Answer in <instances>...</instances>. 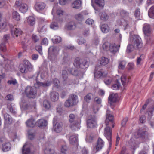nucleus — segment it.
<instances>
[{"mask_svg": "<svg viewBox=\"0 0 154 154\" xmlns=\"http://www.w3.org/2000/svg\"><path fill=\"white\" fill-rule=\"evenodd\" d=\"M100 16L101 19L103 20H107L109 18L108 15L105 12H103L100 13Z\"/></svg>", "mask_w": 154, "mask_h": 154, "instance_id": "58836bf2", "label": "nucleus"}, {"mask_svg": "<svg viewBox=\"0 0 154 154\" xmlns=\"http://www.w3.org/2000/svg\"><path fill=\"white\" fill-rule=\"evenodd\" d=\"M119 47L120 45L118 46L117 45L112 44L110 45L109 50L112 53L115 54L118 51Z\"/></svg>", "mask_w": 154, "mask_h": 154, "instance_id": "aec40b11", "label": "nucleus"}, {"mask_svg": "<svg viewBox=\"0 0 154 154\" xmlns=\"http://www.w3.org/2000/svg\"><path fill=\"white\" fill-rule=\"evenodd\" d=\"M0 50L3 52L5 51L6 48L5 43L4 42L0 43Z\"/></svg>", "mask_w": 154, "mask_h": 154, "instance_id": "4d7b16f0", "label": "nucleus"}, {"mask_svg": "<svg viewBox=\"0 0 154 154\" xmlns=\"http://www.w3.org/2000/svg\"><path fill=\"white\" fill-rule=\"evenodd\" d=\"M74 64L77 68H80L82 69L88 67V63L85 60H80L79 58H76L74 62Z\"/></svg>", "mask_w": 154, "mask_h": 154, "instance_id": "6e6552de", "label": "nucleus"}, {"mask_svg": "<svg viewBox=\"0 0 154 154\" xmlns=\"http://www.w3.org/2000/svg\"><path fill=\"white\" fill-rule=\"evenodd\" d=\"M7 24V23L5 21H0V28L1 29H5Z\"/></svg>", "mask_w": 154, "mask_h": 154, "instance_id": "864d4df0", "label": "nucleus"}, {"mask_svg": "<svg viewBox=\"0 0 154 154\" xmlns=\"http://www.w3.org/2000/svg\"><path fill=\"white\" fill-rule=\"evenodd\" d=\"M53 83L54 85L57 87L60 86V82L57 79L55 78L53 80Z\"/></svg>", "mask_w": 154, "mask_h": 154, "instance_id": "338daca9", "label": "nucleus"}, {"mask_svg": "<svg viewBox=\"0 0 154 154\" xmlns=\"http://www.w3.org/2000/svg\"><path fill=\"white\" fill-rule=\"evenodd\" d=\"M36 123L35 120L33 118L28 119L26 122L27 127L32 128L34 127L35 126Z\"/></svg>", "mask_w": 154, "mask_h": 154, "instance_id": "f3484780", "label": "nucleus"}, {"mask_svg": "<svg viewBox=\"0 0 154 154\" xmlns=\"http://www.w3.org/2000/svg\"><path fill=\"white\" fill-rule=\"evenodd\" d=\"M43 107L46 109H49L51 106L50 103L47 100H45L43 101Z\"/></svg>", "mask_w": 154, "mask_h": 154, "instance_id": "49530a36", "label": "nucleus"}, {"mask_svg": "<svg viewBox=\"0 0 154 154\" xmlns=\"http://www.w3.org/2000/svg\"><path fill=\"white\" fill-rule=\"evenodd\" d=\"M78 135L76 134H74L71 135L69 138L70 143L73 145H77L78 143Z\"/></svg>", "mask_w": 154, "mask_h": 154, "instance_id": "dca6fc26", "label": "nucleus"}, {"mask_svg": "<svg viewBox=\"0 0 154 154\" xmlns=\"http://www.w3.org/2000/svg\"><path fill=\"white\" fill-rule=\"evenodd\" d=\"M58 94L55 91L51 92L50 94V97L51 100L53 101H55L58 100L59 98Z\"/></svg>", "mask_w": 154, "mask_h": 154, "instance_id": "5701e85b", "label": "nucleus"}, {"mask_svg": "<svg viewBox=\"0 0 154 154\" xmlns=\"http://www.w3.org/2000/svg\"><path fill=\"white\" fill-rule=\"evenodd\" d=\"M92 96L91 93H89L85 96L84 98V100L86 102L88 103L90 102Z\"/></svg>", "mask_w": 154, "mask_h": 154, "instance_id": "3c124183", "label": "nucleus"}, {"mask_svg": "<svg viewBox=\"0 0 154 154\" xmlns=\"http://www.w3.org/2000/svg\"><path fill=\"white\" fill-rule=\"evenodd\" d=\"M90 34L89 29L88 28L84 29L82 32V35L85 37L88 36Z\"/></svg>", "mask_w": 154, "mask_h": 154, "instance_id": "603ef678", "label": "nucleus"}, {"mask_svg": "<svg viewBox=\"0 0 154 154\" xmlns=\"http://www.w3.org/2000/svg\"><path fill=\"white\" fill-rule=\"evenodd\" d=\"M62 123L57 122L54 125L55 131L57 133L60 132L62 130Z\"/></svg>", "mask_w": 154, "mask_h": 154, "instance_id": "bb28decb", "label": "nucleus"}, {"mask_svg": "<svg viewBox=\"0 0 154 154\" xmlns=\"http://www.w3.org/2000/svg\"><path fill=\"white\" fill-rule=\"evenodd\" d=\"M44 152L45 154H54V151L52 149L51 146H49L45 148Z\"/></svg>", "mask_w": 154, "mask_h": 154, "instance_id": "473e14b6", "label": "nucleus"}, {"mask_svg": "<svg viewBox=\"0 0 154 154\" xmlns=\"http://www.w3.org/2000/svg\"><path fill=\"white\" fill-rule=\"evenodd\" d=\"M59 25L56 22H52L50 25V28L54 30L58 29L59 28Z\"/></svg>", "mask_w": 154, "mask_h": 154, "instance_id": "79ce46f5", "label": "nucleus"}, {"mask_svg": "<svg viewBox=\"0 0 154 154\" xmlns=\"http://www.w3.org/2000/svg\"><path fill=\"white\" fill-rule=\"evenodd\" d=\"M37 124L39 127L46 126L47 125V122L45 120L41 119L37 122Z\"/></svg>", "mask_w": 154, "mask_h": 154, "instance_id": "c85d7f7f", "label": "nucleus"}, {"mask_svg": "<svg viewBox=\"0 0 154 154\" xmlns=\"http://www.w3.org/2000/svg\"><path fill=\"white\" fill-rule=\"evenodd\" d=\"M104 145V142L103 140L101 138H99L96 147L93 149L94 152L95 153L97 152L102 149Z\"/></svg>", "mask_w": 154, "mask_h": 154, "instance_id": "9d476101", "label": "nucleus"}, {"mask_svg": "<svg viewBox=\"0 0 154 154\" xmlns=\"http://www.w3.org/2000/svg\"><path fill=\"white\" fill-rule=\"evenodd\" d=\"M128 120V118L127 117H126L123 119L121 122V125L122 127H124L125 126Z\"/></svg>", "mask_w": 154, "mask_h": 154, "instance_id": "0e129e2a", "label": "nucleus"}, {"mask_svg": "<svg viewBox=\"0 0 154 154\" xmlns=\"http://www.w3.org/2000/svg\"><path fill=\"white\" fill-rule=\"evenodd\" d=\"M134 16L136 17H138L140 16V10L138 8H137L135 10Z\"/></svg>", "mask_w": 154, "mask_h": 154, "instance_id": "bf43d9fd", "label": "nucleus"}, {"mask_svg": "<svg viewBox=\"0 0 154 154\" xmlns=\"http://www.w3.org/2000/svg\"><path fill=\"white\" fill-rule=\"evenodd\" d=\"M52 40L53 42L54 43H59L61 42L62 39L60 36H55Z\"/></svg>", "mask_w": 154, "mask_h": 154, "instance_id": "09e8293b", "label": "nucleus"}, {"mask_svg": "<svg viewBox=\"0 0 154 154\" xmlns=\"http://www.w3.org/2000/svg\"><path fill=\"white\" fill-rule=\"evenodd\" d=\"M5 122L6 123L10 124L12 123V121L11 116L7 113H5L4 115Z\"/></svg>", "mask_w": 154, "mask_h": 154, "instance_id": "393cba45", "label": "nucleus"}, {"mask_svg": "<svg viewBox=\"0 0 154 154\" xmlns=\"http://www.w3.org/2000/svg\"><path fill=\"white\" fill-rule=\"evenodd\" d=\"M81 5V1L80 0H76L72 4L71 6L74 8L78 9Z\"/></svg>", "mask_w": 154, "mask_h": 154, "instance_id": "c756f323", "label": "nucleus"}, {"mask_svg": "<svg viewBox=\"0 0 154 154\" xmlns=\"http://www.w3.org/2000/svg\"><path fill=\"white\" fill-rule=\"evenodd\" d=\"M130 77L126 75H123L121 77V81L122 85L124 87L128 84L129 82Z\"/></svg>", "mask_w": 154, "mask_h": 154, "instance_id": "a211bd4d", "label": "nucleus"}, {"mask_svg": "<svg viewBox=\"0 0 154 154\" xmlns=\"http://www.w3.org/2000/svg\"><path fill=\"white\" fill-rule=\"evenodd\" d=\"M126 64L125 61L123 60L119 62L118 68L120 69H123L125 68Z\"/></svg>", "mask_w": 154, "mask_h": 154, "instance_id": "ea45409f", "label": "nucleus"}, {"mask_svg": "<svg viewBox=\"0 0 154 154\" xmlns=\"http://www.w3.org/2000/svg\"><path fill=\"white\" fill-rule=\"evenodd\" d=\"M20 71L22 73H26L32 70V66L27 60H24L23 63L20 65Z\"/></svg>", "mask_w": 154, "mask_h": 154, "instance_id": "39448f33", "label": "nucleus"}, {"mask_svg": "<svg viewBox=\"0 0 154 154\" xmlns=\"http://www.w3.org/2000/svg\"><path fill=\"white\" fill-rule=\"evenodd\" d=\"M152 29L150 25L145 23L143 25V31L145 37H146V43L150 44L151 43L152 39L150 38Z\"/></svg>", "mask_w": 154, "mask_h": 154, "instance_id": "7ed1b4c3", "label": "nucleus"}, {"mask_svg": "<svg viewBox=\"0 0 154 154\" xmlns=\"http://www.w3.org/2000/svg\"><path fill=\"white\" fill-rule=\"evenodd\" d=\"M5 99L7 100L12 101L14 100L13 96L11 94H8L6 97Z\"/></svg>", "mask_w": 154, "mask_h": 154, "instance_id": "e2e57ef3", "label": "nucleus"}, {"mask_svg": "<svg viewBox=\"0 0 154 154\" xmlns=\"http://www.w3.org/2000/svg\"><path fill=\"white\" fill-rule=\"evenodd\" d=\"M87 124L88 127L92 128L95 127L97 124L95 118L88 119L87 121Z\"/></svg>", "mask_w": 154, "mask_h": 154, "instance_id": "f8f14e48", "label": "nucleus"}, {"mask_svg": "<svg viewBox=\"0 0 154 154\" xmlns=\"http://www.w3.org/2000/svg\"><path fill=\"white\" fill-rule=\"evenodd\" d=\"M130 42L136 48V49H138L142 46V42L140 37L138 35H133L130 36Z\"/></svg>", "mask_w": 154, "mask_h": 154, "instance_id": "f03ea898", "label": "nucleus"}, {"mask_svg": "<svg viewBox=\"0 0 154 154\" xmlns=\"http://www.w3.org/2000/svg\"><path fill=\"white\" fill-rule=\"evenodd\" d=\"M78 102V96L75 94H71L65 102L64 106L66 107H71L76 105Z\"/></svg>", "mask_w": 154, "mask_h": 154, "instance_id": "20e7f679", "label": "nucleus"}, {"mask_svg": "<svg viewBox=\"0 0 154 154\" xmlns=\"http://www.w3.org/2000/svg\"><path fill=\"white\" fill-rule=\"evenodd\" d=\"M68 149V147L66 145L62 146L61 149V153H66L65 152H66Z\"/></svg>", "mask_w": 154, "mask_h": 154, "instance_id": "6e6d98bb", "label": "nucleus"}, {"mask_svg": "<svg viewBox=\"0 0 154 154\" xmlns=\"http://www.w3.org/2000/svg\"><path fill=\"white\" fill-rule=\"evenodd\" d=\"M46 4L43 2H38L35 5V8L38 11H40L43 10L45 8Z\"/></svg>", "mask_w": 154, "mask_h": 154, "instance_id": "2eb2a0df", "label": "nucleus"}, {"mask_svg": "<svg viewBox=\"0 0 154 154\" xmlns=\"http://www.w3.org/2000/svg\"><path fill=\"white\" fill-rule=\"evenodd\" d=\"M22 153L23 154H33V152L31 151L29 146L26 143L23 147Z\"/></svg>", "mask_w": 154, "mask_h": 154, "instance_id": "6ab92c4d", "label": "nucleus"}, {"mask_svg": "<svg viewBox=\"0 0 154 154\" xmlns=\"http://www.w3.org/2000/svg\"><path fill=\"white\" fill-rule=\"evenodd\" d=\"M27 22L29 25L31 26H33L35 23V18L33 16H29L26 18Z\"/></svg>", "mask_w": 154, "mask_h": 154, "instance_id": "b1692460", "label": "nucleus"}, {"mask_svg": "<svg viewBox=\"0 0 154 154\" xmlns=\"http://www.w3.org/2000/svg\"><path fill=\"white\" fill-rule=\"evenodd\" d=\"M23 3L22 0H17L15 2V6L19 8Z\"/></svg>", "mask_w": 154, "mask_h": 154, "instance_id": "5fc2aeb1", "label": "nucleus"}, {"mask_svg": "<svg viewBox=\"0 0 154 154\" xmlns=\"http://www.w3.org/2000/svg\"><path fill=\"white\" fill-rule=\"evenodd\" d=\"M22 107L25 110H30L35 109L36 105L35 104L33 106H31L29 103H24L22 105Z\"/></svg>", "mask_w": 154, "mask_h": 154, "instance_id": "cd10ccee", "label": "nucleus"}, {"mask_svg": "<svg viewBox=\"0 0 154 154\" xmlns=\"http://www.w3.org/2000/svg\"><path fill=\"white\" fill-rule=\"evenodd\" d=\"M111 45L108 42L105 43L103 45V49L105 51H108L109 50Z\"/></svg>", "mask_w": 154, "mask_h": 154, "instance_id": "de8ad7c7", "label": "nucleus"}, {"mask_svg": "<svg viewBox=\"0 0 154 154\" xmlns=\"http://www.w3.org/2000/svg\"><path fill=\"white\" fill-rule=\"evenodd\" d=\"M62 74L63 80L64 81H66L68 76L67 72L66 70H63L62 72Z\"/></svg>", "mask_w": 154, "mask_h": 154, "instance_id": "a18cd8bd", "label": "nucleus"}, {"mask_svg": "<svg viewBox=\"0 0 154 154\" xmlns=\"http://www.w3.org/2000/svg\"><path fill=\"white\" fill-rule=\"evenodd\" d=\"M75 18L79 23H81L84 20V18L82 13L76 14L74 16Z\"/></svg>", "mask_w": 154, "mask_h": 154, "instance_id": "4be33fe9", "label": "nucleus"}, {"mask_svg": "<svg viewBox=\"0 0 154 154\" xmlns=\"http://www.w3.org/2000/svg\"><path fill=\"white\" fill-rule=\"evenodd\" d=\"M25 92L27 96L29 98H35L37 93L36 89L30 86H27L26 88Z\"/></svg>", "mask_w": 154, "mask_h": 154, "instance_id": "0eeeda50", "label": "nucleus"}, {"mask_svg": "<svg viewBox=\"0 0 154 154\" xmlns=\"http://www.w3.org/2000/svg\"><path fill=\"white\" fill-rule=\"evenodd\" d=\"M69 122L70 124L79 121L77 120L78 118L77 116L73 114H70L69 116Z\"/></svg>", "mask_w": 154, "mask_h": 154, "instance_id": "a878e982", "label": "nucleus"}, {"mask_svg": "<svg viewBox=\"0 0 154 154\" xmlns=\"http://www.w3.org/2000/svg\"><path fill=\"white\" fill-rule=\"evenodd\" d=\"M35 48L41 55L42 54V46L40 45L36 46Z\"/></svg>", "mask_w": 154, "mask_h": 154, "instance_id": "052dcab7", "label": "nucleus"}, {"mask_svg": "<svg viewBox=\"0 0 154 154\" xmlns=\"http://www.w3.org/2000/svg\"><path fill=\"white\" fill-rule=\"evenodd\" d=\"M60 50L59 48L58 47L53 46H50L48 50V58L50 60H52L58 54Z\"/></svg>", "mask_w": 154, "mask_h": 154, "instance_id": "423d86ee", "label": "nucleus"}, {"mask_svg": "<svg viewBox=\"0 0 154 154\" xmlns=\"http://www.w3.org/2000/svg\"><path fill=\"white\" fill-rule=\"evenodd\" d=\"M113 116L111 112L107 110L106 111V118L105 121V123L106 127L104 129V134L110 144L111 140L112 131L110 130V125L112 124V128H113L114 125L113 124Z\"/></svg>", "mask_w": 154, "mask_h": 154, "instance_id": "f257e3e1", "label": "nucleus"}, {"mask_svg": "<svg viewBox=\"0 0 154 154\" xmlns=\"http://www.w3.org/2000/svg\"><path fill=\"white\" fill-rule=\"evenodd\" d=\"M12 18L17 21H19L20 19V15L16 11L13 12L12 13Z\"/></svg>", "mask_w": 154, "mask_h": 154, "instance_id": "4c0bfd02", "label": "nucleus"}, {"mask_svg": "<svg viewBox=\"0 0 154 154\" xmlns=\"http://www.w3.org/2000/svg\"><path fill=\"white\" fill-rule=\"evenodd\" d=\"M120 86V84L117 82L116 84H114L112 86V89L114 90H118Z\"/></svg>", "mask_w": 154, "mask_h": 154, "instance_id": "13d9d810", "label": "nucleus"}, {"mask_svg": "<svg viewBox=\"0 0 154 154\" xmlns=\"http://www.w3.org/2000/svg\"><path fill=\"white\" fill-rule=\"evenodd\" d=\"M11 144L8 142L3 144L2 146V150L4 152H6L10 150L11 148Z\"/></svg>", "mask_w": 154, "mask_h": 154, "instance_id": "412c9836", "label": "nucleus"}, {"mask_svg": "<svg viewBox=\"0 0 154 154\" xmlns=\"http://www.w3.org/2000/svg\"><path fill=\"white\" fill-rule=\"evenodd\" d=\"M10 38L9 34L5 35L3 37L2 40L4 42H8V40Z\"/></svg>", "mask_w": 154, "mask_h": 154, "instance_id": "69168bd1", "label": "nucleus"}, {"mask_svg": "<svg viewBox=\"0 0 154 154\" xmlns=\"http://www.w3.org/2000/svg\"><path fill=\"white\" fill-rule=\"evenodd\" d=\"M11 33L13 37H17L22 33V31L19 28L13 27L11 29Z\"/></svg>", "mask_w": 154, "mask_h": 154, "instance_id": "9b49d317", "label": "nucleus"}, {"mask_svg": "<svg viewBox=\"0 0 154 154\" xmlns=\"http://www.w3.org/2000/svg\"><path fill=\"white\" fill-rule=\"evenodd\" d=\"M67 28L69 30H74L76 27V25L74 21L69 22L67 25Z\"/></svg>", "mask_w": 154, "mask_h": 154, "instance_id": "72a5a7b5", "label": "nucleus"}, {"mask_svg": "<svg viewBox=\"0 0 154 154\" xmlns=\"http://www.w3.org/2000/svg\"><path fill=\"white\" fill-rule=\"evenodd\" d=\"M77 42L79 45H82L86 42V40L82 37H79L77 40Z\"/></svg>", "mask_w": 154, "mask_h": 154, "instance_id": "680f3d73", "label": "nucleus"}, {"mask_svg": "<svg viewBox=\"0 0 154 154\" xmlns=\"http://www.w3.org/2000/svg\"><path fill=\"white\" fill-rule=\"evenodd\" d=\"M148 15L150 18L154 19V5L152 6L149 9Z\"/></svg>", "mask_w": 154, "mask_h": 154, "instance_id": "e433bc0d", "label": "nucleus"}, {"mask_svg": "<svg viewBox=\"0 0 154 154\" xmlns=\"http://www.w3.org/2000/svg\"><path fill=\"white\" fill-rule=\"evenodd\" d=\"M19 10L22 13H26L28 9V7L27 4L23 3L19 8Z\"/></svg>", "mask_w": 154, "mask_h": 154, "instance_id": "2f4dec72", "label": "nucleus"}, {"mask_svg": "<svg viewBox=\"0 0 154 154\" xmlns=\"http://www.w3.org/2000/svg\"><path fill=\"white\" fill-rule=\"evenodd\" d=\"M118 95L117 94H111L108 98L109 103L111 105L115 103L118 100Z\"/></svg>", "mask_w": 154, "mask_h": 154, "instance_id": "4468645a", "label": "nucleus"}, {"mask_svg": "<svg viewBox=\"0 0 154 154\" xmlns=\"http://www.w3.org/2000/svg\"><path fill=\"white\" fill-rule=\"evenodd\" d=\"M8 83L10 85L12 84L14 85H16L17 84V82L15 79L8 81Z\"/></svg>", "mask_w": 154, "mask_h": 154, "instance_id": "774afa93", "label": "nucleus"}, {"mask_svg": "<svg viewBox=\"0 0 154 154\" xmlns=\"http://www.w3.org/2000/svg\"><path fill=\"white\" fill-rule=\"evenodd\" d=\"M94 77L96 78H100L103 76V72L100 66L97 65L96 66L94 72Z\"/></svg>", "mask_w": 154, "mask_h": 154, "instance_id": "1a4fd4ad", "label": "nucleus"}, {"mask_svg": "<svg viewBox=\"0 0 154 154\" xmlns=\"http://www.w3.org/2000/svg\"><path fill=\"white\" fill-rule=\"evenodd\" d=\"M147 133L146 131H142L141 129H140L137 132L138 137L143 136Z\"/></svg>", "mask_w": 154, "mask_h": 154, "instance_id": "8fccbe9b", "label": "nucleus"}, {"mask_svg": "<svg viewBox=\"0 0 154 154\" xmlns=\"http://www.w3.org/2000/svg\"><path fill=\"white\" fill-rule=\"evenodd\" d=\"M102 31L104 33H107L109 30V27L108 25L105 24L101 25L100 27Z\"/></svg>", "mask_w": 154, "mask_h": 154, "instance_id": "7c9ffc66", "label": "nucleus"}, {"mask_svg": "<svg viewBox=\"0 0 154 154\" xmlns=\"http://www.w3.org/2000/svg\"><path fill=\"white\" fill-rule=\"evenodd\" d=\"M80 120L79 119V121L70 124L69 126L71 130L73 131H75L79 129L80 127Z\"/></svg>", "mask_w": 154, "mask_h": 154, "instance_id": "ddd939ff", "label": "nucleus"}, {"mask_svg": "<svg viewBox=\"0 0 154 154\" xmlns=\"http://www.w3.org/2000/svg\"><path fill=\"white\" fill-rule=\"evenodd\" d=\"M9 63V61L8 60H4L3 63L1 62V65L3 66L6 69L8 70H10V66L8 64Z\"/></svg>", "mask_w": 154, "mask_h": 154, "instance_id": "f704fd0d", "label": "nucleus"}, {"mask_svg": "<svg viewBox=\"0 0 154 154\" xmlns=\"http://www.w3.org/2000/svg\"><path fill=\"white\" fill-rule=\"evenodd\" d=\"M134 49H136V48L132 44H129L127 47L126 51L127 53H129L132 51Z\"/></svg>", "mask_w": 154, "mask_h": 154, "instance_id": "c9c22d12", "label": "nucleus"}, {"mask_svg": "<svg viewBox=\"0 0 154 154\" xmlns=\"http://www.w3.org/2000/svg\"><path fill=\"white\" fill-rule=\"evenodd\" d=\"M70 73L74 76H78L80 75L81 72H79L77 69H72L70 71Z\"/></svg>", "mask_w": 154, "mask_h": 154, "instance_id": "c03bdc74", "label": "nucleus"}, {"mask_svg": "<svg viewBox=\"0 0 154 154\" xmlns=\"http://www.w3.org/2000/svg\"><path fill=\"white\" fill-rule=\"evenodd\" d=\"M109 62V60L104 57H102L100 60V64L102 65H105Z\"/></svg>", "mask_w": 154, "mask_h": 154, "instance_id": "a19ab883", "label": "nucleus"}, {"mask_svg": "<svg viewBox=\"0 0 154 154\" xmlns=\"http://www.w3.org/2000/svg\"><path fill=\"white\" fill-rule=\"evenodd\" d=\"M95 3L100 7H103L104 4V0H95Z\"/></svg>", "mask_w": 154, "mask_h": 154, "instance_id": "37998d69", "label": "nucleus"}]
</instances>
